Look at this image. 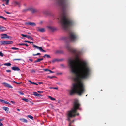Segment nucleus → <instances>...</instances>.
<instances>
[{
    "mask_svg": "<svg viewBox=\"0 0 126 126\" xmlns=\"http://www.w3.org/2000/svg\"><path fill=\"white\" fill-rule=\"evenodd\" d=\"M21 35L23 37H27V35H25L23 34H21Z\"/></svg>",
    "mask_w": 126,
    "mask_h": 126,
    "instance_id": "79ce46f5",
    "label": "nucleus"
},
{
    "mask_svg": "<svg viewBox=\"0 0 126 126\" xmlns=\"http://www.w3.org/2000/svg\"><path fill=\"white\" fill-rule=\"evenodd\" d=\"M55 53L57 54L62 53H63V51L61 50H57L56 51Z\"/></svg>",
    "mask_w": 126,
    "mask_h": 126,
    "instance_id": "aec40b11",
    "label": "nucleus"
},
{
    "mask_svg": "<svg viewBox=\"0 0 126 126\" xmlns=\"http://www.w3.org/2000/svg\"><path fill=\"white\" fill-rule=\"evenodd\" d=\"M29 43H33V42H30L29 41Z\"/></svg>",
    "mask_w": 126,
    "mask_h": 126,
    "instance_id": "052dcab7",
    "label": "nucleus"
},
{
    "mask_svg": "<svg viewBox=\"0 0 126 126\" xmlns=\"http://www.w3.org/2000/svg\"><path fill=\"white\" fill-rule=\"evenodd\" d=\"M31 71L32 73H35L36 72L35 71L34 69H32Z\"/></svg>",
    "mask_w": 126,
    "mask_h": 126,
    "instance_id": "72a5a7b5",
    "label": "nucleus"
},
{
    "mask_svg": "<svg viewBox=\"0 0 126 126\" xmlns=\"http://www.w3.org/2000/svg\"><path fill=\"white\" fill-rule=\"evenodd\" d=\"M22 83V82H16V84H20L21 83Z\"/></svg>",
    "mask_w": 126,
    "mask_h": 126,
    "instance_id": "6e6d98bb",
    "label": "nucleus"
},
{
    "mask_svg": "<svg viewBox=\"0 0 126 126\" xmlns=\"http://www.w3.org/2000/svg\"><path fill=\"white\" fill-rule=\"evenodd\" d=\"M4 103H5L6 104H8L9 105H10V103L6 101H5L4 100Z\"/></svg>",
    "mask_w": 126,
    "mask_h": 126,
    "instance_id": "e433bc0d",
    "label": "nucleus"
},
{
    "mask_svg": "<svg viewBox=\"0 0 126 126\" xmlns=\"http://www.w3.org/2000/svg\"><path fill=\"white\" fill-rule=\"evenodd\" d=\"M29 60L31 62H32L33 61V60L32 59H29Z\"/></svg>",
    "mask_w": 126,
    "mask_h": 126,
    "instance_id": "13d9d810",
    "label": "nucleus"
},
{
    "mask_svg": "<svg viewBox=\"0 0 126 126\" xmlns=\"http://www.w3.org/2000/svg\"><path fill=\"white\" fill-rule=\"evenodd\" d=\"M6 13V14H10L11 13H10V12H7V11H4Z\"/></svg>",
    "mask_w": 126,
    "mask_h": 126,
    "instance_id": "de8ad7c7",
    "label": "nucleus"
},
{
    "mask_svg": "<svg viewBox=\"0 0 126 126\" xmlns=\"http://www.w3.org/2000/svg\"><path fill=\"white\" fill-rule=\"evenodd\" d=\"M0 56L1 57H3V54L1 52H0Z\"/></svg>",
    "mask_w": 126,
    "mask_h": 126,
    "instance_id": "a19ab883",
    "label": "nucleus"
},
{
    "mask_svg": "<svg viewBox=\"0 0 126 126\" xmlns=\"http://www.w3.org/2000/svg\"><path fill=\"white\" fill-rule=\"evenodd\" d=\"M28 82H30L31 84H32L33 82H32L31 80H29L28 81Z\"/></svg>",
    "mask_w": 126,
    "mask_h": 126,
    "instance_id": "5fc2aeb1",
    "label": "nucleus"
},
{
    "mask_svg": "<svg viewBox=\"0 0 126 126\" xmlns=\"http://www.w3.org/2000/svg\"><path fill=\"white\" fill-rule=\"evenodd\" d=\"M27 38L29 39H30L32 40H33V38L31 36H27Z\"/></svg>",
    "mask_w": 126,
    "mask_h": 126,
    "instance_id": "cd10ccee",
    "label": "nucleus"
},
{
    "mask_svg": "<svg viewBox=\"0 0 126 126\" xmlns=\"http://www.w3.org/2000/svg\"><path fill=\"white\" fill-rule=\"evenodd\" d=\"M14 71H19L20 70L19 68L17 66H13L11 68Z\"/></svg>",
    "mask_w": 126,
    "mask_h": 126,
    "instance_id": "9d476101",
    "label": "nucleus"
},
{
    "mask_svg": "<svg viewBox=\"0 0 126 126\" xmlns=\"http://www.w3.org/2000/svg\"><path fill=\"white\" fill-rule=\"evenodd\" d=\"M29 10H30L29 7L28 8L25 9L23 10L22 11L23 12H26Z\"/></svg>",
    "mask_w": 126,
    "mask_h": 126,
    "instance_id": "a211bd4d",
    "label": "nucleus"
},
{
    "mask_svg": "<svg viewBox=\"0 0 126 126\" xmlns=\"http://www.w3.org/2000/svg\"><path fill=\"white\" fill-rule=\"evenodd\" d=\"M58 4L61 7L63 12L62 17L60 19V23L63 28L67 30L73 24L72 21L66 17L64 12L67 6V0H57Z\"/></svg>",
    "mask_w": 126,
    "mask_h": 126,
    "instance_id": "f03ea898",
    "label": "nucleus"
},
{
    "mask_svg": "<svg viewBox=\"0 0 126 126\" xmlns=\"http://www.w3.org/2000/svg\"><path fill=\"white\" fill-rule=\"evenodd\" d=\"M33 47L36 48L37 49H39L41 51L43 52H46V51L43 50L41 47H39L37 46L34 44H33Z\"/></svg>",
    "mask_w": 126,
    "mask_h": 126,
    "instance_id": "39448f33",
    "label": "nucleus"
},
{
    "mask_svg": "<svg viewBox=\"0 0 126 126\" xmlns=\"http://www.w3.org/2000/svg\"><path fill=\"white\" fill-rule=\"evenodd\" d=\"M33 94L35 96L40 97L42 96V95L40 94H38L37 92H33Z\"/></svg>",
    "mask_w": 126,
    "mask_h": 126,
    "instance_id": "2eb2a0df",
    "label": "nucleus"
},
{
    "mask_svg": "<svg viewBox=\"0 0 126 126\" xmlns=\"http://www.w3.org/2000/svg\"><path fill=\"white\" fill-rule=\"evenodd\" d=\"M21 59H13V61L15 60H21Z\"/></svg>",
    "mask_w": 126,
    "mask_h": 126,
    "instance_id": "ea45409f",
    "label": "nucleus"
},
{
    "mask_svg": "<svg viewBox=\"0 0 126 126\" xmlns=\"http://www.w3.org/2000/svg\"><path fill=\"white\" fill-rule=\"evenodd\" d=\"M43 70L45 71H49V69H43Z\"/></svg>",
    "mask_w": 126,
    "mask_h": 126,
    "instance_id": "c03bdc74",
    "label": "nucleus"
},
{
    "mask_svg": "<svg viewBox=\"0 0 126 126\" xmlns=\"http://www.w3.org/2000/svg\"><path fill=\"white\" fill-rule=\"evenodd\" d=\"M6 41H2L1 42V44L6 45Z\"/></svg>",
    "mask_w": 126,
    "mask_h": 126,
    "instance_id": "393cba45",
    "label": "nucleus"
},
{
    "mask_svg": "<svg viewBox=\"0 0 126 126\" xmlns=\"http://www.w3.org/2000/svg\"><path fill=\"white\" fill-rule=\"evenodd\" d=\"M11 103H14V101H11Z\"/></svg>",
    "mask_w": 126,
    "mask_h": 126,
    "instance_id": "bf43d9fd",
    "label": "nucleus"
},
{
    "mask_svg": "<svg viewBox=\"0 0 126 126\" xmlns=\"http://www.w3.org/2000/svg\"><path fill=\"white\" fill-rule=\"evenodd\" d=\"M43 58H39V59H38V62H40V61L42 60H43Z\"/></svg>",
    "mask_w": 126,
    "mask_h": 126,
    "instance_id": "4c0bfd02",
    "label": "nucleus"
},
{
    "mask_svg": "<svg viewBox=\"0 0 126 126\" xmlns=\"http://www.w3.org/2000/svg\"><path fill=\"white\" fill-rule=\"evenodd\" d=\"M77 100V102L78 103L79 105H80V106H79V109H79V110H81V109L80 108V103H79V100L77 99H74V102L73 103H74L75 102V100Z\"/></svg>",
    "mask_w": 126,
    "mask_h": 126,
    "instance_id": "f3484780",
    "label": "nucleus"
},
{
    "mask_svg": "<svg viewBox=\"0 0 126 126\" xmlns=\"http://www.w3.org/2000/svg\"><path fill=\"white\" fill-rule=\"evenodd\" d=\"M23 5L25 6H26L27 5V4L26 3L24 4Z\"/></svg>",
    "mask_w": 126,
    "mask_h": 126,
    "instance_id": "e2e57ef3",
    "label": "nucleus"
},
{
    "mask_svg": "<svg viewBox=\"0 0 126 126\" xmlns=\"http://www.w3.org/2000/svg\"><path fill=\"white\" fill-rule=\"evenodd\" d=\"M19 120L23 122L26 123L27 122V120L24 118H20Z\"/></svg>",
    "mask_w": 126,
    "mask_h": 126,
    "instance_id": "dca6fc26",
    "label": "nucleus"
},
{
    "mask_svg": "<svg viewBox=\"0 0 126 126\" xmlns=\"http://www.w3.org/2000/svg\"><path fill=\"white\" fill-rule=\"evenodd\" d=\"M38 62V59L36 60H35L34 62V63H36V62Z\"/></svg>",
    "mask_w": 126,
    "mask_h": 126,
    "instance_id": "4d7b16f0",
    "label": "nucleus"
},
{
    "mask_svg": "<svg viewBox=\"0 0 126 126\" xmlns=\"http://www.w3.org/2000/svg\"><path fill=\"white\" fill-rule=\"evenodd\" d=\"M22 100H23L24 101H25L27 102H28L29 101V100H28V99L25 98H23L22 99Z\"/></svg>",
    "mask_w": 126,
    "mask_h": 126,
    "instance_id": "7c9ffc66",
    "label": "nucleus"
},
{
    "mask_svg": "<svg viewBox=\"0 0 126 126\" xmlns=\"http://www.w3.org/2000/svg\"><path fill=\"white\" fill-rule=\"evenodd\" d=\"M77 100H75V102L73 103V108L71 110L68 112L67 119L66 120L69 121H70V119L75 117L76 115L78 116L79 114L76 113L78 109L79 108L80 105L77 103Z\"/></svg>",
    "mask_w": 126,
    "mask_h": 126,
    "instance_id": "7ed1b4c3",
    "label": "nucleus"
},
{
    "mask_svg": "<svg viewBox=\"0 0 126 126\" xmlns=\"http://www.w3.org/2000/svg\"><path fill=\"white\" fill-rule=\"evenodd\" d=\"M48 97L52 100H55V98H53V97H51L50 96H48Z\"/></svg>",
    "mask_w": 126,
    "mask_h": 126,
    "instance_id": "c756f323",
    "label": "nucleus"
},
{
    "mask_svg": "<svg viewBox=\"0 0 126 126\" xmlns=\"http://www.w3.org/2000/svg\"><path fill=\"white\" fill-rule=\"evenodd\" d=\"M49 71L50 73H54V72L52 71H51V70H49Z\"/></svg>",
    "mask_w": 126,
    "mask_h": 126,
    "instance_id": "8fccbe9b",
    "label": "nucleus"
},
{
    "mask_svg": "<svg viewBox=\"0 0 126 126\" xmlns=\"http://www.w3.org/2000/svg\"><path fill=\"white\" fill-rule=\"evenodd\" d=\"M27 117H28V118H30L31 119H32V120H33V117L32 116H31V115H28L27 116Z\"/></svg>",
    "mask_w": 126,
    "mask_h": 126,
    "instance_id": "c85d7f7f",
    "label": "nucleus"
},
{
    "mask_svg": "<svg viewBox=\"0 0 126 126\" xmlns=\"http://www.w3.org/2000/svg\"><path fill=\"white\" fill-rule=\"evenodd\" d=\"M24 42H27L28 43H29V41H28L25 40V41H24Z\"/></svg>",
    "mask_w": 126,
    "mask_h": 126,
    "instance_id": "864d4df0",
    "label": "nucleus"
},
{
    "mask_svg": "<svg viewBox=\"0 0 126 126\" xmlns=\"http://www.w3.org/2000/svg\"><path fill=\"white\" fill-rule=\"evenodd\" d=\"M66 47L76 55L75 59H70L68 62L71 72L76 76V78L74 79L76 83L73 84L69 94L70 95H72L76 93L80 96L85 91V85L81 80L88 78L91 73V69L86 62L80 61L78 57V51L71 48L69 45H67Z\"/></svg>",
    "mask_w": 126,
    "mask_h": 126,
    "instance_id": "f257e3e1",
    "label": "nucleus"
},
{
    "mask_svg": "<svg viewBox=\"0 0 126 126\" xmlns=\"http://www.w3.org/2000/svg\"><path fill=\"white\" fill-rule=\"evenodd\" d=\"M3 109L7 113H8V112L10 113V112L9 111V108L8 107H3Z\"/></svg>",
    "mask_w": 126,
    "mask_h": 126,
    "instance_id": "4468645a",
    "label": "nucleus"
},
{
    "mask_svg": "<svg viewBox=\"0 0 126 126\" xmlns=\"http://www.w3.org/2000/svg\"><path fill=\"white\" fill-rule=\"evenodd\" d=\"M68 36L69 39L72 42L75 41L78 39V36L76 34L71 31L69 32Z\"/></svg>",
    "mask_w": 126,
    "mask_h": 126,
    "instance_id": "20e7f679",
    "label": "nucleus"
},
{
    "mask_svg": "<svg viewBox=\"0 0 126 126\" xmlns=\"http://www.w3.org/2000/svg\"><path fill=\"white\" fill-rule=\"evenodd\" d=\"M3 124L1 122H0V126L1 125H3Z\"/></svg>",
    "mask_w": 126,
    "mask_h": 126,
    "instance_id": "0e129e2a",
    "label": "nucleus"
},
{
    "mask_svg": "<svg viewBox=\"0 0 126 126\" xmlns=\"http://www.w3.org/2000/svg\"><path fill=\"white\" fill-rule=\"evenodd\" d=\"M6 30V27L2 26H0V31H4Z\"/></svg>",
    "mask_w": 126,
    "mask_h": 126,
    "instance_id": "9b49d317",
    "label": "nucleus"
},
{
    "mask_svg": "<svg viewBox=\"0 0 126 126\" xmlns=\"http://www.w3.org/2000/svg\"><path fill=\"white\" fill-rule=\"evenodd\" d=\"M41 54L40 53H38L36 54H33L32 55L33 56H35L40 55H41Z\"/></svg>",
    "mask_w": 126,
    "mask_h": 126,
    "instance_id": "c9c22d12",
    "label": "nucleus"
},
{
    "mask_svg": "<svg viewBox=\"0 0 126 126\" xmlns=\"http://www.w3.org/2000/svg\"><path fill=\"white\" fill-rule=\"evenodd\" d=\"M50 89H58L57 87H49Z\"/></svg>",
    "mask_w": 126,
    "mask_h": 126,
    "instance_id": "58836bf2",
    "label": "nucleus"
},
{
    "mask_svg": "<svg viewBox=\"0 0 126 126\" xmlns=\"http://www.w3.org/2000/svg\"><path fill=\"white\" fill-rule=\"evenodd\" d=\"M3 119H0V121H1Z\"/></svg>",
    "mask_w": 126,
    "mask_h": 126,
    "instance_id": "774afa93",
    "label": "nucleus"
},
{
    "mask_svg": "<svg viewBox=\"0 0 126 126\" xmlns=\"http://www.w3.org/2000/svg\"><path fill=\"white\" fill-rule=\"evenodd\" d=\"M1 18H2V19H4L5 20H6L7 19L5 17H4L2 16V17H1Z\"/></svg>",
    "mask_w": 126,
    "mask_h": 126,
    "instance_id": "09e8293b",
    "label": "nucleus"
},
{
    "mask_svg": "<svg viewBox=\"0 0 126 126\" xmlns=\"http://www.w3.org/2000/svg\"><path fill=\"white\" fill-rule=\"evenodd\" d=\"M37 31L42 32H44L45 31V29L44 28H40L38 27L37 28Z\"/></svg>",
    "mask_w": 126,
    "mask_h": 126,
    "instance_id": "f8f14e48",
    "label": "nucleus"
},
{
    "mask_svg": "<svg viewBox=\"0 0 126 126\" xmlns=\"http://www.w3.org/2000/svg\"><path fill=\"white\" fill-rule=\"evenodd\" d=\"M11 49L15 50H19V49L16 47H12L11 48Z\"/></svg>",
    "mask_w": 126,
    "mask_h": 126,
    "instance_id": "473e14b6",
    "label": "nucleus"
},
{
    "mask_svg": "<svg viewBox=\"0 0 126 126\" xmlns=\"http://www.w3.org/2000/svg\"><path fill=\"white\" fill-rule=\"evenodd\" d=\"M17 111H20V109H17Z\"/></svg>",
    "mask_w": 126,
    "mask_h": 126,
    "instance_id": "69168bd1",
    "label": "nucleus"
},
{
    "mask_svg": "<svg viewBox=\"0 0 126 126\" xmlns=\"http://www.w3.org/2000/svg\"><path fill=\"white\" fill-rule=\"evenodd\" d=\"M37 92L39 93H41L43 92L42 91H38Z\"/></svg>",
    "mask_w": 126,
    "mask_h": 126,
    "instance_id": "3c124183",
    "label": "nucleus"
},
{
    "mask_svg": "<svg viewBox=\"0 0 126 126\" xmlns=\"http://www.w3.org/2000/svg\"><path fill=\"white\" fill-rule=\"evenodd\" d=\"M26 24L27 25H29L32 26H35L36 25V24L34 22H27L26 23Z\"/></svg>",
    "mask_w": 126,
    "mask_h": 126,
    "instance_id": "ddd939ff",
    "label": "nucleus"
},
{
    "mask_svg": "<svg viewBox=\"0 0 126 126\" xmlns=\"http://www.w3.org/2000/svg\"><path fill=\"white\" fill-rule=\"evenodd\" d=\"M48 28L50 29L52 31H54L55 29V28H54V27H52L50 26H48Z\"/></svg>",
    "mask_w": 126,
    "mask_h": 126,
    "instance_id": "4be33fe9",
    "label": "nucleus"
},
{
    "mask_svg": "<svg viewBox=\"0 0 126 126\" xmlns=\"http://www.w3.org/2000/svg\"><path fill=\"white\" fill-rule=\"evenodd\" d=\"M11 65V64L10 63H5L4 64V65H6L7 66H10Z\"/></svg>",
    "mask_w": 126,
    "mask_h": 126,
    "instance_id": "5701e85b",
    "label": "nucleus"
},
{
    "mask_svg": "<svg viewBox=\"0 0 126 126\" xmlns=\"http://www.w3.org/2000/svg\"><path fill=\"white\" fill-rule=\"evenodd\" d=\"M18 45H19V46H22V45H25L26 46H28V45L26 43L19 44Z\"/></svg>",
    "mask_w": 126,
    "mask_h": 126,
    "instance_id": "412c9836",
    "label": "nucleus"
},
{
    "mask_svg": "<svg viewBox=\"0 0 126 126\" xmlns=\"http://www.w3.org/2000/svg\"><path fill=\"white\" fill-rule=\"evenodd\" d=\"M6 71L8 72H11V71L10 70H6Z\"/></svg>",
    "mask_w": 126,
    "mask_h": 126,
    "instance_id": "49530a36",
    "label": "nucleus"
},
{
    "mask_svg": "<svg viewBox=\"0 0 126 126\" xmlns=\"http://www.w3.org/2000/svg\"><path fill=\"white\" fill-rule=\"evenodd\" d=\"M2 84H3L4 86L6 87H7L8 88H12L13 87L10 85V84L5 82H3Z\"/></svg>",
    "mask_w": 126,
    "mask_h": 126,
    "instance_id": "0eeeda50",
    "label": "nucleus"
},
{
    "mask_svg": "<svg viewBox=\"0 0 126 126\" xmlns=\"http://www.w3.org/2000/svg\"><path fill=\"white\" fill-rule=\"evenodd\" d=\"M47 77L48 78H49L50 79H52L53 78L55 77L54 76H52L51 77L49 76H47Z\"/></svg>",
    "mask_w": 126,
    "mask_h": 126,
    "instance_id": "f704fd0d",
    "label": "nucleus"
},
{
    "mask_svg": "<svg viewBox=\"0 0 126 126\" xmlns=\"http://www.w3.org/2000/svg\"><path fill=\"white\" fill-rule=\"evenodd\" d=\"M13 4L15 6L17 5L19 7L20 6V2L14 1L13 2Z\"/></svg>",
    "mask_w": 126,
    "mask_h": 126,
    "instance_id": "1a4fd4ad",
    "label": "nucleus"
},
{
    "mask_svg": "<svg viewBox=\"0 0 126 126\" xmlns=\"http://www.w3.org/2000/svg\"><path fill=\"white\" fill-rule=\"evenodd\" d=\"M4 100H3L0 99V102H1L3 103H4Z\"/></svg>",
    "mask_w": 126,
    "mask_h": 126,
    "instance_id": "a18cd8bd",
    "label": "nucleus"
},
{
    "mask_svg": "<svg viewBox=\"0 0 126 126\" xmlns=\"http://www.w3.org/2000/svg\"><path fill=\"white\" fill-rule=\"evenodd\" d=\"M32 84H35V85H38V84L34 82H33Z\"/></svg>",
    "mask_w": 126,
    "mask_h": 126,
    "instance_id": "603ef678",
    "label": "nucleus"
},
{
    "mask_svg": "<svg viewBox=\"0 0 126 126\" xmlns=\"http://www.w3.org/2000/svg\"><path fill=\"white\" fill-rule=\"evenodd\" d=\"M61 61L60 60H59V59H54L52 61V62L53 63H54L55 62H56V61Z\"/></svg>",
    "mask_w": 126,
    "mask_h": 126,
    "instance_id": "6ab92c4d",
    "label": "nucleus"
},
{
    "mask_svg": "<svg viewBox=\"0 0 126 126\" xmlns=\"http://www.w3.org/2000/svg\"><path fill=\"white\" fill-rule=\"evenodd\" d=\"M17 92L20 94L24 95V93L22 92L21 91H18Z\"/></svg>",
    "mask_w": 126,
    "mask_h": 126,
    "instance_id": "2f4dec72",
    "label": "nucleus"
},
{
    "mask_svg": "<svg viewBox=\"0 0 126 126\" xmlns=\"http://www.w3.org/2000/svg\"><path fill=\"white\" fill-rule=\"evenodd\" d=\"M1 36H2L1 37L2 39L11 38L10 36H8L6 34H2L1 35Z\"/></svg>",
    "mask_w": 126,
    "mask_h": 126,
    "instance_id": "6e6552de",
    "label": "nucleus"
},
{
    "mask_svg": "<svg viewBox=\"0 0 126 126\" xmlns=\"http://www.w3.org/2000/svg\"><path fill=\"white\" fill-rule=\"evenodd\" d=\"M43 13L44 14L46 15H48V12L47 11H43Z\"/></svg>",
    "mask_w": 126,
    "mask_h": 126,
    "instance_id": "bb28decb",
    "label": "nucleus"
},
{
    "mask_svg": "<svg viewBox=\"0 0 126 126\" xmlns=\"http://www.w3.org/2000/svg\"><path fill=\"white\" fill-rule=\"evenodd\" d=\"M13 43V42L11 41H7L6 42V44H12Z\"/></svg>",
    "mask_w": 126,
    "mask_h": 126,
    "instance_id": "b1692460",
    "label": "nucleus"
},
{
    "mask_svg": "<svg viewBox=\"0 0 126 126\" xmlns=\"http://www.w3.org/2000/svg\"><path fill=\"white\" fill-rule=\"evenodd\" d=\"M38 83L40 84L43 83L42 82H39Z\"/></svg>",
    "mask_w": 126,
    "mask_h": 126,
    "instance_id": "680f3d73",
    "label": "nucleus"
},
{
    "mask_svg": "<svg viewBox=\"0 0 126 126\" xmlns=\"http://www.w3.org/2000/svg\"><path fill=\"white\" fill-rule=\"evenodd\" d=\"M13 82L16 83V82L15 81H13Z\"/></svg>",
    "mask_w": 126,
    "mask_h": 126,
    "instance_id": "338daca9",
    "label": "nucleus"
},
{
    "mask_svg": "<svg viewBox=\"0 0 126 126\" xmlns=\"http://www.w3.org/2000/svg\"><path fill=\"white\" fill-rule=\"evenodd\" d=\"M29 9L32 13H36L38 11V10L32 7H29Z\"/></svg>",
    "mask_w": 126,
    "mask_h": 126,
    "instance_id": "423d86ee",
    "label": "nucleus"
},
{
    "mask_svg": "<svg viewBox=\"0 0 126 126\" xmlns=\"http://www.w3.org/2000/svg\"><path fill=\"white\" fill-rule=\"evenodd\" d=\"M9 0H7L6 2V4L8 5V4L9 1Z\"/></svg>",
    "mask_w": 126,
    "mask_h": 126,
    "instance_id": "37998d69",
    "label": "nucleus"
},
{
    "mask_svg": "<svg viewBox=\"0 0 126 126\" xmlns=\"http://www.w3.org/2000/svg\"><path fill=\"white\" fill-rule=\"evenodd\" d=\"M46 57L47 58H51V57L49 55L46 54H45L44 56H43V57Z\"/></svg>",
    "mask_w": 126,
    "mask_h": 126,
    "instance_id": "a878e982",
    "label": "nucleus"
}]
</instances>
